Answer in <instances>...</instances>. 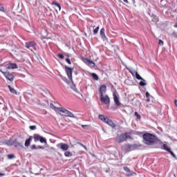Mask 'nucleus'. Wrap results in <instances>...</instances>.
<instances>
[{
  "label": "nucleus",
  "instance_id": "nucleus-49",
  "mask_svg": "<svg viewBox=\"0 0 177 177\" xmlns=\"http://www.w3.org/2000/svg\"><path fill=\"white\" fill-rule=\"evenodd\" d=\"M28 95H30V96L32 95L30 93H28Z\"/></svg>",
  "mask_w": 177,
  "mask_h": 177
},
{
  "label": "nucleus",
  "instance_id": "nucleus-3",
  "mask_svg": "<svg viewBox=\"0 0 177 177\" xmlns=\"http://www.w3.org/2000/svg\"><path fill=\"white\" fill-rule=\"evenodd\" d=\"M129 138H131L129 133H124V134H121L118 137L117 141L118 142V143H122V142H125V140H127V139H128Z\"/></svg>",
  "mask_w": 177,
  "mask_h": 177
},
{
  "label": "nucleus",
  "instance_id": "nucleus-24",
  "mask_svg": "<svg viewBox=\"0 0 177 177\" xmlns=\"http://www.w3.org/2000/svg\"><path fill=\"white\" fill-rule=\"evenodd\" d=\"M134 77H136V78L137 80H141V81H144V82H146V80L145 79H143L142 77H141L140 75H139V73H138V72H137V73H136V76H134Z\"/></svg>",
  "mask_w": 177,
  "mask_h": 177
},
{
  "label": "nucleus",
  "instance_id": "nucleus-46",
  "mask_svg": "<svg viewBox=\"0 0 177 177\" xmlns=\"http://www.w3.org/2000/svg\"><path fill=\"white\" fill-rule=\"evenodd\" d=\"M125 3H129L128 0H123Z\"/></svg>",
  "mask_w": 177,
  "mask_h": 177
},
{
  "label": "nucleus",
  "instance_id": "nucleus-31",
  "mask_svg": "<svg viewBox=\"0 0 177 177\" xmlns=\"http://www.w3.org/2000/svg\"><path fill=\"white\" fill-rule=\"evenodd\" d=\"M29 128L31 131H35V129H37V126L35 125L30 126Z\"/></svg>",
  "mask_w": 177,
  "mask_h": 177
},
{
  "label": "nucleus",
  "instance_id": "nucleus-28",
  "mask_svg": "<svg viewBox=\"0 0 177 177\" xmlns=\"http://www.w3.org/2000/svg\"><path fill=\"white\" fill-rule=\"evenodd\" d=\"M93 35H96V34H97V32H99V26H97L93 31Z\"/></svg>",
  "mask_w": 177,
  "mask_h": 177
},
{
  "label": "nucleus",
  "instance_id": "nucleus-45",
  "mask_svg": "<svg viewBox=\"0 0 177 177\" xmlns=\"http://www.w3.org/2000/svg\"><path fill=\"white\" fill-rule=\"evenodd\" d=\"M0 176H5L4 174L0 173Z\"/></svg>",
  "mask_w": 177,
  "mask_h": 177
},
{
  "label": "nucleus",
  "instance_id": "nucleus-48",
  "mask_svg": "<svg viewBox=\"0 0 177 177\" xmlns=\"http://www.w3.org/2000/svg\"><path fill=\"white\" fill-rule=\"evenodd\" d=\"M174 27L177 28V24H175Z\"/></svg>",
  "mask_w": 177,
  "mask_h": 177
},
{
  "label": "nucleus",
  "instance_id": "nucleus-19",
  "mask_svg": "<svg viewBox=\"0 0 177 177\" xmlns=\"http://www.w3.org/2000/svg\"><path fill=\"white\" fill-rule=\"evenodd\" d=\"M32 140V136H30V138H28L27 140H26L25 147H28V146H30Z\"/></svg>",
  "mask_w": 177,
  "mask_h": 177
},
{
  "label": "nucleus",
  "instance_id": "nucleus-53",
  "mask_svg": "<svg viewBox=\"0 0 177 177\" xmlns=\"http://www.w3.org/2000/svg\"><path fill=\"white\" fill-rule=\"evenodd\" d=\"M149 100H150L148 99V100H147V102H149Z\"/></svg>",
  "mask_w": 177,
  "mask_h": 177
},
{
  "label": "nucleus",
  "instance_id": "nucleus-7",
  "mask_svg": "<svg viewBox=\"0 0 177 177\" xmlns=\"http://www.w3.org/2000/svg\"><path fill=\"white\" fill-rule=\"evenodd\" d=\"M100 99L102 103H104V104H110V97L109 95H100Z\"/></svg>",
  "mask_w": 177,
  "mask_h": 177
},
{
  "label": "nucleus",
  "instance_id": "nucleus-16",
  "mask_svg": "<svg viewBox=\"0 0 177 177\" xmlns=\"http://www.w3.org/2000/svg\"><path fill=\"white\" fill-rule=\"evenodd\" d=\"M13 140H12V138H10L8 140H4V144L7 145V146H13Z\"/></svg>",
  "mask_w": 177,
  "mask_h": 177
},
{
  "label": "nucleus",
  "instance_id": "nucleus-14",
  "mask_svg": "<svg viewBox=\"0 0 177 177\" xmlns=\"http://www.w3.org/2000/svg\"><path fill=\"white\" fill-rule=\"evenodd\" d=\"M98 118H100L101 120V121H103V122H105V124H107V122L110 120V118L104 116V115H99Z\"/></svg>",
  "mask_w": 177,
  "mask_h": 177
},
{
  "label": "nucleus",
  "instance_id": "nucleus-23",
  "mask_svg": "<svg viewBox=\"0 0 177 177\" xmlns=\"http://www.w3.org/2000/svg\"><path fill=\"white\" fill-rule=\"evenodd\" d=\"M66 117H70L71 118H76L75 115H74V113L70 112L69 111L67 112Z\"/></svg>",
  "mask_w": 177,
  "mask_h": 177
},
{
  "label": "nucleus",
  "instance_id": "nucleus-35",
  "mask_svg": "<svg viewBox=\"0 0 177 177\" xmlns=\"http://www.w3.org/2000/svg\"><path fill=\"white\" fill-rule=\"evenodd\" d=\"M158 45H160V46H162V45H164V41L161 39L158 40Z\"/></svg>",
  "mask_w": 177,
  "mask_h": 177
},
{
  "label": "nucleus",
  "instance_id": "nucleus-41",
  "mask_svg": "<svg viewBox=\"0 0 177 177\" xmlns=\"http://www.w3.org/2000/svg\"><path fill=\"white\" fill-rule=\"evenodd\" d=\"M172 35H174V38H177V32H174Z\"/></svg>",
  "mask_w": 177,
  "mask_h": 177
},
{
  "label": "nucleus",
  "instance_id": "nucleus-47",
  "mask_svg": "<svg viewBox=\"0 0 177 177\" xmlns=\"http://www.w3.org/2000/svg\"><path fill=\"white\" fill-rule=\"evenodd\" d=\"M17 145L18 146H21V142H18Z\"/></svg>",
  "mask_w": 177,
  "mask_h": 177
},
{
  "label": "nucleus",
  "instance_id": "nucleus-51",
  "mask_svg": "<svg viewBox=\"0 0 177 177\" xmlns=\"http://www.w3.org/2000/svg\"><path fill=\"white\" fill-rule=\"evenodd\" d=\"M35 175H39V173L35 174Z\"/></svg>",
  "mask_w": 177,
  "mask_h": 177
},
{
  "label": "nucleus",
  "instance_id": "nucleus-38",
  "mask_svg": "<svg viewBox=\"0 0 177 177\" xmlns=\"http://www.w3.org/2000/svg\"><path fill=\"white\" fill-rule=\"evenodd\" d=\"M65 62H66V63H68V64H71V61L70 60V58H66L65 59Z\"/></svg>",
  "mask_w": 177,
  "mask_h": 177
},
{
  "label": "nucleus",
  "instance_id": "nucleus-42",
  "mask_svg": "<svg viewBox=\"0 0 177 177\" xmlns=\"http://www.w3.org/2000/svg\"><path fill=\"white\" fill-rule=\"evenodd\" d=\"M145 96H146V97H149L150 96V93H149V91H147L145 93Z\"/></svg>",
  "mask_w": 177,
  "mask_h": 177
},
{
  "label": "nucleus",
  "instance_id": "nucleus-4",
  "mask_svg": "<svg viewBox=\"0 0 177 177\" xmlns=\"http://www.w3.org/2000/svg\"><path fill=\"white\" fill-rule=\"evenodd\" d=\"M26 48L30 49V50L32 51V49L35 50L37 49V44L34 41L26 42L25 44Z\"/></svg>",
  "mask_w": 177,
  "mask_h": 177
},
{
  "label": "nucleus",
  "instance_id": "nucleus-20",
  "mask_svg": "<svg viewBox=\"0 0 177 177\" xmlns=\"http://www.w3.org/2000/svg\"><path fill=\"white\" fill-rule=\"evenodd\" d=\"M106 124L109 125V127H111V128H115L116 127L115 123H114V122H113L111 119H109V120H108V122Z\"/></svg>",
  "mask_w": 177,
  "mask_h": 177
},
{
  "label": "nucleus",
  "instance_id": "nucleus-33",
  "mask_svg": "<svg viewBox=\"0 0 177 177\" xmlns=\"http://www.w3.org/2000/svg\"><path fill=\"white\" fill-rule=\"evenodd\" d=\"M134 115L138 118V120H140V115H139V113H138V112H135L134 113Z\"/></svg>",
  "mask_w": 177,
  "mask_h": 177
},
{
  "label": "nucleus",
  "instance_id": "nucleus-13",
  "mask_svg": "<svg viewBox=\"0 0 177 177\" xmlns=\"http://www.w3.org/2000/svg\"><path fill=\"white\" fill-rule=\"evenodd\" d=\"M107 91V87L106 85L103 84L100 87V96H102L106 93V91Z\"/></svg>",
  "mask_w": 177,
  "mask_h": 177
},
{
  "label": "nucleus",
  "instance_id": "nucleus-1",
  "mask_svg": "<svg viewBox=\"0 0 177 177\" xmlns=\"http://www.w3.org/2000/svg\"><path fill=\"white\" fill-rule=\"evenodd\" d=\"M142 138H143V142L145 145H147L148 146H151L154 145L156 142H157L158 143H162L160 140H158V139L157 138V137H156V136L151 133H144L142 136Z\"/></svg>",
  "mask_w": 177,
  "mask_h": 177
},
{
  "label": "nucleus",
  "instance_id": "nucleus-17",
  "mask_svg": "<svg viewBox=\"0 0 177 177\" xmlns=\"http://www.w3.org/2000/svg\"><path fill=\"white\" fill-rule=\"evenodd\" d=\"M84 63H86V64H88V66H91V67H95V62L88 59H84Z\"/></svg>",
  "mask_w": 177,
  "mask_h": 177
},
{
  "label": "nucleus",
  "instance_id": "nucleus-8",
  "mask_svg": "<svg viewBox=\"0 0 177 177\" xmlns=\"http://www.w3.org/2000/svg\"><path fill=\"white\" fill-rule=\"evenodd\" d=\"M2 74L5 75L6 78L8 80V81H13L15 80V75L13 74L10 73V72H2Z\"/></svg>",
  "mask_w": 177,
  "mask_h": 177
},
{
  "label": "nucleus",
  "instance_id": "nucleus-18",
  "mask_svg": "<svg viewBox=\"0 0 177 177\" xmlns=\"http://www.w3.org/2000/svg\"><path fill=\"white\" fill-rule=\"evenodd\" d=\"M123 169H124V171H125V172H127L128 176H132L133 175V173L131 172V169H129V168H128V167H124Z\"/></svg>",
  "mask_w": 177,
  "mask_h": 177
},
{
  "label": "nucleus",
  "instance_id": "nucleus-39",
  "mask_svg": "<svg viewBox=\"0 0 177 177\" xmlns=\"http://www.w3.org/2000/svg\"><path fill=\"white\" fill-rule=\"evenodd\" d=\"M0 10L1 12H3V10H5V8H3V6H2V4H0Z\"/></svg>",
  "mask_w": 177,
  "mask_h": 177
},
{
  "label": "nucleus",
  "instance_id": "nucleus-5",
  "mask_svg": "<svg viewBox=\"0 0 177 177\" xmlns=\"http://www.w3.org/2000/svg\"><path fill=\"white\" fill-rule=\"evenodd\" d=\"M35 142H40L41 143H46V139L41 136L39 134H35L34 136Z\"/></svg>",
  "mask_w": 177,
  "mask_h": 177
},
{
  "label": "nucleus",
  "instance_id": "nucleus-32",
  "mask_svg": "<svg viewBox=\"0 0 177 177\" xmlns=\"http://www.w3.org/2000/svg\"><path fill=\"white\" fill-rule=\"evenodd\" d=\"M139 85H140V86H145L146 85V82L142 80L140 82Z\"/></svg>",
  "mask_w": 177,
  "mask_h": 177
},
{
  "label": "nucleus",
  "instance_id": "nucleus-9",
  "mask_svg": "<svg viewBox=\"0 0 177 177\" xmlns=\"http://www.w3.org/2000/svg\"><path fill=\"white\" fill-rule=\"evenodd\" d=\"M55 110H57L59 114H60V115H62L64 117H67V113H68V110H66L64 108H55Z\"/></svg>",
  "mask_w": 177,
  "mask_h": 177
},
{
  "label": "nucleus",
  "instance_id": "nucleus-36",
  "mask_svg": "<svg viewBox=\"0 0 177 177\" xmlns=\"http://www.w3.org/2000/svg\"><path fill=\"white\" fill-rule=\"evenodd\" d=\"M130 73L133 75V77H135L136 75V74L138 73L137 71H130Z\"/></svg>",
  "mask_w": 177,
  "mask_h": 177
},
{
  "label": "nucleus",
  "instance_id": "nucleus-12",
  "mask_svg": "<svg viewBox=\"0 0 177 177\" xmlns=\"http://www.w3.org/2000/svg\"><path fill=\"white\" fill-rule=\"evenodd\" d=\"M105 31L106 30L104 29V28H101L100 32V35L104 41H107L108 39H107V37H106V33H104Z\"/></svg>",
  "mask_w": 177,
  "mask_h": 177
},
{
  "label": "nucleus",
  "instance_id": "nucleus-29",
  "mask_svg": "<svg viewBox=\"0 0 177 177\" xmlns=\"http://www.w3.org/2000/svg\"><path fill=\"white\" fill-rule=\"evenodd\" d=\"M50 107L51 109H53V110H55V111H57V109H59L58 107L55 106V105H53V103H50Z\"/></svg>",
  "mask_w": 177,
  "mask_h": 177
},
{
  "label": "nucleus",
  "instance_id": "nucleus-50",
  "mask_svg": "<svg viewBox=\"0 0 177 177\" xmlns=\"http://www.w3.org/2000/svg\"><path fill=\"white\" fill-rule=\"evenodd\" d=\"M0 71H1V73H3V71H2V70H1V69H0Z\"/></svg>",
  "mask_w": 177,
  "mask_h": 177
},
{
  "label": "nucleus",
  "instance_id": "nucleus-11",
  "mask_svg": "<svg viewBox=\"0 0 177 177\" xmlns=\"http://www.w3.org/2000/svg\"><path fill=\"white\" fill-rule=\"evenodd\" d=\"M113 96L115 104L118 107H120V106H121V102H120V97L118 95H117L116 93H113Z\"/></svg>",
  "mask_w": 177,
  "mask_h": 177
},
{
  "label": "nucleus",
  "instance_id": "nucleus-26",
  "mask_svg": "<svg viewBox=\"0 0 177 177\" xmlns=\"http://www.w3.org/2000/svg\"><path fill=\"white\" fill-rule=\"evenodd\" d=\"M91 75L93 80H95V81H99V76H97L96 73H92Z\"/></svg>",
  "mask_w": 177,
  "mask_h": 177
},
{
  "label": "nucleus",
  "instance_id": "nucleus-21",
  "mask_svg": "<svg viewBox=\"0 0 177 177\" xmlns=\"http://www.w3.org/2000/svg\"><path fill=\"white\" fill-rule=\"evenodd\" d=\"M8 88L10 92H11V93H13L14 95H17V91L15 89H14L13 88H12V86H10V85H8Z\"/></svg>",
  "mask_w": 177,
  "mask_h": 177
},
{
  "label": "nucleus",
  "instance_id": "nucleus-30",
  "mask_svg": "<svg viewBox=\"0 0 177 177\" xmlns=\"http://www.w3.org/2000/svg\"><path fill=\"white\" fill-rule=\"evenodd\" d=\"M168 153H169V154H171V156H172V157L175 158V160H177L176 155H175V153H174L172 151L170 150Z\"/></svg>",
  "mask_w": 177,
  "mask_h": 177
},
{
  "label": "nucleus",
  "instance_id": "nucleus-10",
  "mask_svg": "<svg viewBox=\"0 0 177 177\" xmlns=\"http://www.w3.org/2000/svg\"><path fill=\"white\" fill-rule=\"evenodd\" d=\"M58 149H61L63 151H67L68 150V145L64 143H59L57 145Z\"/></svg>",
  "mask_w": 177,
  "mask_h": 177
},
{
  "label": "nucleus",
  "instance_id": "nucleus-52",
  "mask_svg": "<svg viewBox=\"0 0 177 177\" xmlns=\"http://www.w3.org/2000/svg\"><path fill=\"white\" fill-rule=\"evenodd\" d=\"M74 91H75V92H77V88L74 89Z\"/></svg>",
  "mask_w": 177,
  "mask_h": 177
},
{
  "label": "nucleus",
  "instance_id": "nucleus-2",
  "mask_svg": "<svg viewBox=\"0 0 177 177\" xmlns=\"http://www.w3.org/2000/svg\"><path fill=\"white\" fill-rule=\"evenodd\" d=\"M140 146L139 144H127L122 146V150L126 153H129V151H133V150H138Z\"/></svg>",
  "mask_w": 177,
  "mask_h": 177
},
{
  "label": "nucleus",
  "instance_id": "nucleus-43",
  "mask_svg": "<svg viewBox=\"0 0 177 177\" xmlns=\"http://www.w3.org/2000/svg\"><path fill=\"white\" fill-rule=\"evenodd\" d=\"M87 127H88V125H84V124L82 125V127L84 129H85L86 128H87Z\"/></svg>",
  "mask_w": 177,
  "mask_h": 177
},
{
  "label": "nucleus",
  "instance_id": "nucleus-15",
  "mask_svg": "<svg viewBox=\"0 0 177 177\" xmlns=\"http://www.w3.org/2000/svg\"><path fill=\"white\" fill-rule=\"evenodd\" d=\"M7 68L8 70H11L12 68H18L17 64L16 63H10L7 66Z\"/></svg>",
  "mask_w": 177,
  "mask_h": 177
},
{
  "label": "nucleus",
  "instance_id": "nucleus-44",
  "mask_svg": "<svg viewBox=\"0 0 177 177\" xmlns=\"http://www.w3.org/2000/svg\"><path fill=\"white\" fill-rule=\"evenodd\" d=\"M35 149H37V147L35 146V145H32V149L34 150Z\"/></svg>",
  "mask_w": 177,
  "mask_h": 177
},
{
  "label": "nucleus",
  "instance_id": "nucleus-25",
  "mask_svg": "<svg viewBox=\"0 0 177 177\" xmlns=\"http://www.w3.org/2000/svg\"><path fill=\"white\" fill-rule=\"evenodd\" d=\"M52 5H55V6H57L59 8V10H62V6H60V3L53 1L52 3Z\"/></svg>",
  "mask_w": 177,
  "mask_h": 177
},
{
  "label": "nucleus",
  "instance_id": "nucleus-37",
  "mask_svg": "<svg viewBox=\"0 0 177 177\" xmlns=\"http://www.w3.org/2000/svg\"><path fill=\"white\" fill-rule=\"evenodd\" d=\"M57 57L62 59H64V55H63V54H58Z\"/></svg>",
  "mask_w": 177,
  "mask_h": 177
},
{
  "label": "nucleus",
  "instance_id": "nucleus-40",
  "mask_svg": "<svg viewBox=\"0 0 177 177\" xmlns=\"http://www.w3.org/2000/svg\"><path fill=\"white\" fill-rule=\"evenodd\" d=\"M79 145H80V146H82V147H84V149H85V150H88V149L86 148V146L84 145V144L79 143Z\"/></svg>",
  "mask_w": 177,
  "mask_h": 177
},
{
  "label": "nucleus",
  "instance_id": "nucleus-27",
  "mask_svg": "<svg viewBox=\"0 0 177 177\" xmlns=\"http://www.w3.org/2000/svg\"><path fill=\"white\" fill-rule=\"evenodd\" d=\"M65 157H71L73 156V153L70 151H66L64 153Z\"/></svg>",
  "mask_w": 177,
  "mask_h": 177
},
{
  "label": "nucleus",
  "instance_id": "nucleus-6",
  "mask_svg": "<svg viewBox=\"0 0 177 177\" xmlns=\"http://www.w3.org/2000/svg\"><path fill=\"white\" fill-rule=\"evenodd\" d=\"M73 70H74V69L71 68L67 66H65V71L67 74L68 77L71 80H73Z\"/></svg>",
  "mask_w": 177,
  "mask_h": 177
},
{
  "label": "nucleus",
  "instance_id": "nucleus-34",
  "mask_svg": "<svg viewBox=\"0 0 177 177\" xmlns=\"http://www.w3.org/2000/svg\"><path fill=\"white\" fill-rule=\"evenodd\" d=\"M8 160H12V158H15V154H10L8 156Z\"/></svg>",
  "mask_w": 177,
  "mask_h": 177
},
{
  "label": "nucleus",
  "instance_id": "nucleus-22",
  "mask_svg": "<svg viewBox=\"0 0 177 177\" xmlns=\"http://www.w3.org/2000/svg\"><path fill=\"white\" fill-rule=\"evenodd\" d=\"M161 149L162 150H165L166 151H169L171 150V149H169V147H168V145L164 144L162 145V146H161Z\"/></svg>",
  "mask_w": 177,
  "mask_h": 177
}]
</instances>
